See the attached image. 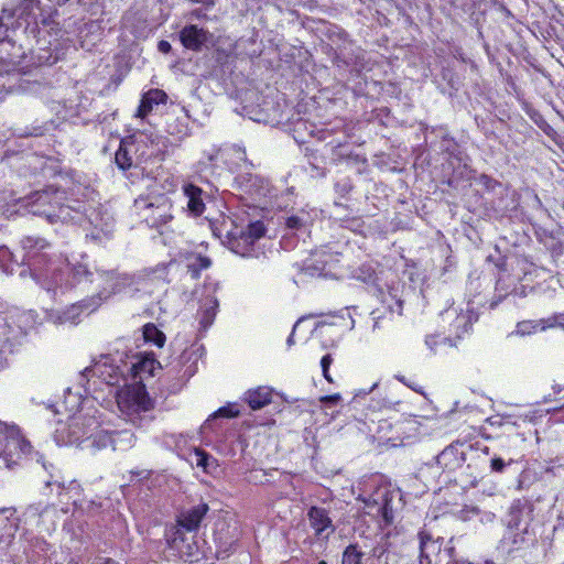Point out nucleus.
<instances>
[{"mask_svg":"<svg viewBox=\"0 0 564 564\" xmlns=\"http://www.w3.org/2000/svg\"><path fill=\"white\" fill-rule=\"evenodd\" d=\"M416 432L417 422L413 419L398 420L394 423L384 420L378 427L379 440L392 447L404 445Z\"/></svg>","mask_w":564,"mask_h":564,"instance_id":"ddd939ff","label":"nucleus"},{"mask_svg":"<svg viewBox=\"0 0 564 564\" xmlns=\"http://www.w3.org/2000/svg\"><path fill=\"white\" fill-rule=\"evenodd\" d=\"M143 338L147 343L161 348L164 346L166 337L154 324L148 323L143 326Z\"/></svg>","mask_w":564,"mask_h":564,"instance_id":"f704fd0d","label":"nucleus"},{"mask_svg":"<svg viewBox=\"0 0 564 564\" xmlns=\"http://www.w3.org/2000/svg\"><path fill=\"white\" fill-rule=\"evenodd\" d=\"M91 282H96L101 290L98 293L100 300H107L112 294L123 292L126 290L135 291L138 279L135 275L118 273L117 271L98 270L97 275Z\"/></svg>","mask_w":564,"mask_h":564,"instance_id":"f8f14e48","label":"nucleus"},{"mask_svg":"<svg viewBox=\"0 0 564 564\" xmlns=\"http://www.w3.org/2000/svg\"><path fill=\"white\" fill-rule=\"evenodd\" d=\"M172 202L165 194L140 195L134 200V208L140 219L152 228H160L173 218Z\"/></svg>","mask_w":564,"mask_h":564,"instance_id":"20e7f679","label":"nucleus"},{"mask_svg":"<svg viewBox=\"0 0 564 564\" xmlns=\"http://www.w3.org/2000/svg\"><path fill=\"white\" fill-rule=\"evenodd\" d=\"M465 459L463 444H451L437 455L436 463L443 470L453 473L463 467Z\"/></svg>","mask_w":564,"mask_h":564,"instance_id":"6ab92c4d","label":"nucleus"},{"mask_svg":"<svg viewBox=\"0 0 564 564\" xmlns=\"http://www.w3.org/2000/svg\"><path fill=\"white\" fill-rule=\"evenodd\" d=\"M180 41L182 45L189 51L200 52L214 42V35L207 29L199 28L196 24L185 25L180 31Z\"/></svg>","mask_w":564,"mask_h":564,"instance_id":"dca6fc26","label":"nucleus"},{"mask_svg":"<svg viewBox=\"0 0 564 564\" xmlns=\"http://www.w3.org/2000/svg\"><path fill=\"white\" fill-rule=\"evenodd\" d=\"M542 323L544 324L545 329L552 327H561L564 329V314L550 316L546 319H542Z\"/></svg>","mask_w":564,"mask_h":564,"instance_id":"37998d69","label":"nucleus"},{"mask_svg":"<svg viewBox=\"0 0 564 564\" xmlns=\"http://www.w3.org/2000/svg\"><path fill=\"white\" fill-rule=\"evenodd\" d=\"M47 242L41 238L25 237L22 247L25 250L24 261L31 269L33 279L47 291L53 288H72L83 281L96 278L85 264H70L67 259L52 260L43 250Z\"/></svg>","mask_w":564,"mask_h":564,"instance_id":"f257e3e1","label":"nucleus"},{"mask_svg":"<svg viewBox=\"0 0 564 564\" xmlns=\"http://www.w3.org/2000/svg\"><path fill=\"white\" fill-rule=\"evenodd\" d=\"M318 564H327L325 561H319Z\"/></svg>","mask_w":564,"mask_h":564,"instance_id":"0e129e2a","label":"nucleus"},{"mask_svg":"<svg viewBox=\"0 0 564 564\" xmlns=\"http://www.w3.org/2000/svg\"><path fill=\"white\" fill-rule=\"evenodd\" d=\"M442 321L448 326V337L454 336L459 339L469 334L474 322L477 321V314L470 304L466 308L449 306L441 314Z\"/></svg>","mask_w":564,"mask_h":564,"instance_id":"4468645a","label":"nucleus"},{"mask_svg":"<svg viewBox=\"0 0 564 564\" xmlns=\"http://www.w3.org/2000/svg\"><path fill=\"white\" fill-rule=\"evenodd\" d=\"M564 468V458L556 457L546 463L545 473L554 476L558 475L560 469Z\"/></svg>","mask_w":564,"mask_h":564,"instance_id":"79ce46f5","label":"nucleus"},{"mask_svg":"<svg viewBox=\"0 0 564 564\" xmlns=\"http://www.w3.org/2000/svg\"><path fill=\"white\" fill-rule=\"evenodd\" d=\"M43 15V8L40 0H20L19 4L13 9L4 8L2 15L0 17V42H3L8 37V25L4 24L3 20H11L15 18V26L21 28L23 23L24 32L35 34L43 32L39 29V17Z\"/></svg>","mask_w":564,"mask_h":564,"instance_id":"423d86ee","label":"nucleus"},{"mask_svg":"<svg viewBox=\"0 0 564 564\" xmlns=\"http://www.w3.org/2000/svg\"><path fill=\"white\" fill-rule=\"evenodd\" d=\"M134 434L130 430L111 432V446L115 451H127L134 445Z\"/></svg>","mask_w":564,"mask_h":564,"instance_id":"2f4dec72","label":"nucleus"},{"mask_svg":"<svg viewBox=\"0 0 564 564\" xmlns=\"http://www.w3.org/2000/svg\"><path fill=\"white\" fill-rule=\"evenodd\" d=\"M123 378V369L117 360L109 356H101L79 373V384L86 394L94 393L99 384L113 387Z\"/></svg>","mask_w":564,"mask_h":564,"instance_id":"7ed1b4c3","label":"nucleus"},{"mask_svg":"<svg viewBox=\"0 0 564 564\" xmlns=\"http://www.w3.org/2000/svg\"><path fill=\"white\" fill-rule=\"evenodd\" d=\"M419 539H420V557H421V563H423V560H429L430 554L434 553L438 547L436 546L435 541L433 540L432 535L426 531H420Z\"/></svg>","mask_w":564,"mask_h":564,"instance_id":"c9c22d12","label":"nucleus"},{"mask_svg":"<svg viewBox=\"0 0 564 564\" xmlns=\"http://www.w3.org/2000/svg\"><path fill=\"white\" fill-rule=\"evenodd\" d=\"M366 512L381 518L386 525L393 521L392 499L387 489H378L371 497L362 499Z\"/></svg>","mask_w":564,"mask_h":564,"instance_id":"2eb2a0df","label":"nucleus"},{"mask_svg":"<svg viewBox=\"0 0 564 564\" xmlns=\"http://www.w3.org/2000/svg\"><path fill=\"white\" fill-rule=\"evenodd\" d=\"M48 506L42 507L41 503L37 505H31L28 508V513L31 516H39L41 517L43 512L47 510Z\"/></svg>","mask_w":564,"mask_h":564,"instance_id":"603ef678","label":"nucleus"},{"mask_svg":"<svg viewBox=\"0 0 564 564\" xmlns=\"http://www.w3.org/2000/svg\"><path fill=\"white\" fill-rule=\"evenodd\" d=\"M178 534H180V529H176L175 532H174V538H173V541H172V546L175 545Z\"/></svg>","mask_w":564,"mask_h":564,"instance_id":"bf43d9fd","label":"nucleus"},{"mask_svg":"<svg viewBox=\"0 0 564 564\" xmlns=\"http://www.w3.org/2000/svg\"><path fill=\"white\" fill-rule=\"evenodd\" d=\"M12 252L10 249L6 246L0 247V265L3 268L4 271L11 272L13 268H10L9 264H7V261L12 260Z\"/></svg>","mask_w":564,"mask_h":564,"instance_id":"c03bdc74","label":"nucleus"},{"mask_svg":"<svg viewBox=\"0 0 564 564\" xmlns=\"http://www.w3.org/2000/svg\"><path fill=\"white\" fill-rule=\"evenodd\" d=\"M212 260L198 253H188L185 256V267L192 279H198L200 272L210 267Z\"/></svg>","mask_w":564,"mask_h":564,"instance_id":"7c9ffc66","label":"nucleus"},{"mask_svg":"<svg viewBox=\"0 0 564 564\" xmlns=\"http://www.w3.org/2000/svg\"><path fill=\"white\" fill-rule=\"evenodd\" d=\"M117 405L122 415L133 424L137 423L140 413L153 409V401L149 397L145 387L141 383L126 386L116 392Z\"/></svg>","mask_w":564,"mask_h":564,"instance_id":"0eeeda50","label":"nucleus"},{"mask_svg":"<svg viewBox=\"0 0 564 564\" xmlns=\"http://www.w3.org/2000/svg\"><path fill=\"white\" fill-rule=\"evenodd\" d=\"M265 228L262 221L250 223L246 228L236 226L226 235V245L228 248L241 256L252 257L253 247L260 238L264 236Z\"/></svg>","mask_w":564,"mask_h":564,"instance_id":"1a4fd4ad","label":"nucleus"},{"mask_svg":"<svg viewBox=\"0 0 564 564\" xmlns=\"http://www.w3.org/2000/svg\"><path fill=\"white\" fill-rule=\"evenodd\" d=\"M158 48H159V51H160L161 53H163V54H167V53H170V52H171L172 46H171V44H170L167 41L162 40V41H160V42H159V44H158Z\"/></svg>","mask_w":564,"mask_h":564,"instance_id":"5fc2aeb1","label":"nucleus"},{"mask_svg":"<svg viewBox=\"0 0 564 564\" xmlns=\"http://www.w3.org/2000/svg\"><path fill=\"white\" fill-rule=\"evenodd\" d=\"M45 486L46 487L56 486L58 489V494L65 488L62 477L54 476L53 474H50V478L47 480H45Z\"/></svg>","mask_w":564,"mask_h":564,"instance_id":"09e8293b","label":"nucleus"},{"mask_svg":"<svg viewBox=\"0 0 564 564\" xmlns=\"http://www.w3.org/2000/svg\"><path fill=\"white\" fill-rule=\"evenodd\" d=\"M449 344L452 345V338L449 337H443V338H440V336H436V335H429L426 336L425 338V344L426 346L430 348V350L432 352H436L437 351V346L438 345H442V344Z\"/></svg>","mask_w":564,"mask_h":564,"instance_id":"a19ab883","label":"nucleus"},{"mask_svg":"<svg viewBox=\"0 0 564 564\" xmlns=\"http://www.w3.org/2000/svg\"><path fill=\"white\" fill-rule=\"evenodd\" d=\"M195 456H196V465L198 467L207 469L212 457L206 452L200 451V449L195 451Z\"/></svg>","mask_w":564,"mask_h":564,"instance_id":"49530a36","label":"nucleus"},{"mask_svg":"<svg viewBox=\"0 0 564 564\" xmlns=\"http://www.w3.org/2000/svg\"><path fill=\"white\" fill-rule=\"evenodd\" d=\"M64 191L50 186L45 189L32 193L25 198V206L30 213L46 218L50 224L57 221L67 223L75 220L82 214V204H65Z\"/></svg>","mask_w":564,"mask_h":564,"instance_id":"f03ea898","label":"nucleus"},{"mask_svg":"<svg viewBox=\"0 0 564 564\" xmlns=\"http://www.w3.org/2000/svg\"><path fill=\"white\" fill-rule=\"evenodd\" d=\"M382 303L384 305V308L389 311V317L380 314L379 310H375L372 312V316H373L372 317V319H373L372 328H373V330L381 327V325H380L381 322H386V321L391 322L392 315L394 313H397L398 315H401V313H402L403 302L400 299H398L395 295H393L392 293H388L387 295H384Z\"/></svg>","mask_w":564,"mask_h":564,"instance_id":"5701e85b","label":"nucleus"},{"mask_svg":"<svg viewBox=\"0 0 564 564\" xmlns=\"http://www.w3.org/2000/svg\"><path fill=\"white\" fill-rule=\"evenodd\" d=\"M245 400L252 410H260L271 403L272 390L269 387H258L245 393Z\"/></svg>","mask_w":564,"mask_h":564,"instance_id":"bb28decb","label":"nucleus"},{"mask_svg":"<svg viewBox=\"0 0 564 564\" xmlns=\"http://www.w3.org/2000/svg\"><path fill=\"white\" fill-rule=\"evenodd\" d=\"M85 448L91 451H99L106 448L108 445H111V432L108 430L101 429L98 424L97 430L89 432V435L86 437Z\"/></svg>","mask_w":564,"mask_h":564,"instance_id":"c756f323","label":"nucleus"},{"mask_svg":"<svg viewBox=\"0 0 564 564\" xmlns=\"http://www.w3.org/2000/svg\"><path fill=\"white\" fill-rule=\"evenodd\" d=\"M167 99V95L161 89H151L147 94L143 95L141 99V104L138 108V116L144 118L149 115L153 105L165 104Z\"/></svg>","mask_w":564,"mask_h":564,"instance_id":"cd10ccee","label":"nucleus"},{"mask_svg":"<svg viewBox=\"0 0 564 564\" xmlns=\"http://www.w3.org/2000/svg\"><path fill=\"white\" fill-rule=\"evenodd\" d=\"M217 307H218V302L215 297L206 299V301L199 312V315H200L199 323L203 328H207L213 324Z\"/></svg>","mask_w":564,"mask_h":564,"instance_id":"72a5a7b5","label":"nucleus"},{"mask_svg":"<svg viewBox=\"0 0 564 564\" xmlns=\"http://www.w3.org/2000/svg\"><path fill=\"white\" fill-rule=\"evenodd\" d=\"M530 485V478H529V474L528 471H522L520 475H519V479H518V489H524V488H528Z\"/></svg>","mask_w":564,"mask_h":564,"instance_id":"864d4df0","label":"nucleus"},{"mask_svg":"<svg viewBox=\"0 0 564 564\" xmlns=\"http://www.w3.org/2000/svg\"><path fill=\"white\" fill-rule=\"evenodd\" d=\"M208 511L209 507L206 502H200L196 506L184 509L177 516V525L189 532L196 531Z\"/></svg>","mask_w":564,"mask_h":564,"instance_id":"aec40b11","label":"nucleus"},{"mask_svg":"<svg viewBox=\"0 0 564 564\" xmlns=\"http://www.w3.org/2000/svg\"><path fill=\"white\" fill-rule=\"evenodd\" d=\"M231 547H232V543H230L228 545V547H226L224 550H218L217 551L218 557H223L224 558V557L228 556L229 555V551H230Z\"/></svg>","mask_w":564,"mask_h":564,"instance_id":"4d7b16f0","label":"nucleus"},{"mask_svg":"<svg viewBox=\"0 0 564 564\" xmlns=\"http://www.w3.org/2000/svg\"><path fill=\"white\" fill-rule=\"evenodd\" d=\"M239 415V410L232 405V404H228L226 406H221L220 409H218L209 419H207L204 423V427L207 429L210 426V423L214 419H217V417H236Z\"/></svg>","mask_w":564,"mask_h":564,"instance_id":"58836bf2","label":"nucleus"},{"mask_svg":"<svg viewBox=\"0 0 564 564\" xmlns=\"http://www.w3.org/2000/svg\"><path fill=\"white\" fill-rule=\"evenodd\" d=\"M7 511H9V510H8V509H3V510H1V511H0V514H1L2 512H7ZM0 520H1L2 522H6V521L8 520V517H6V518H3V519H0Z\"/></svg>","mask_w":564,"mask_h":564,"instance_id":"052dcab7","label":"nucleus"},{"mask_svg":"<svg viewBox=\"0 0 564 564\" xmlns=\"http://www.w3.org/2000/svg\"><path fill=\"white\" fill-rule=\"evenodd\" d=\"M115 162L117 166L123 171L132 166V158L122 144L116 152Z\"/></svg>","mask_w":564,"mask_h":564,"instance_id":"ea45409f","label":"nucleus"},{"mask_svg":"<svg viewBox=\"0 0 564 564\" xmlns=\"http://www.w3.org/2000/svg\"><path fill=\"white\" fill-rule=\"evenodd\" d=\"M286 226L290 229H301L304 226V221L300 216H291L286 219Z\"/></svg>","mask_w":564,"mask_h":564,"instance_id":"8fccbe9b","label":"nucleus"},{"mask_svg":"<svg viewBox=\"0 0 564 564\" xmlns=\"http://www.w3.org/2000/svg\"><path fill=\"white\" fill-rule=\"evenodd\" d=\"M21 334L20 327H14L8 317L0 313V350L1 352L12 351L14 341Z\"/></svg>","mask_w":564,"mask_h":564,"instance_id":"393cba45","label":"nucleus"},{"mask_svg":"<svg viewBox=\"0 0 564 564\" xmlns=\"http://www.w3.org/2000/svg\"><path fill=\"white\" fill-rule=\"evenodd\" d=\"M395 379L412 389L413 391L423 394L422 387L415 383L414 381H408L404 376L397 375Z\"/></svg>","mask_w":564,"mask_h":564,"instance_id":"3c124183","label":"nucleus"},{"mask_svg":"<svg viewBox=\"0 0 564 564\" xmlns=\"http://www.w3.org/2000/svg\"><path fill=\"white\" fill-rule=\"evenodd\" d=\"M339 400H340V395L337 393L327 395L323 399L324 402H329V403H337Z\"/></svg>","mask_w":564,"mask_h":564,"instance_id":"6e6d98bb","label":"nucleus"},{"mask_svg":"<svg viewBox=\"0 0 564 564\" xmlns=\"http://www.w3.org/2000/svg\"><path fill=\"white\" fill-rule=\"evenodd\" d=\"M184 195L187 197V208L194 216H199L205 210V204L202 198L203 191L193 185L186 184L183 187Z\"/></svg>","mask_w":564,"mask_h":564,"instance_id":"c85d7f7f","label":"nucleus"},{"mask_svg":"<svg viewBox=\"0 0 564 564\" xmlns=\"http://www.w3.org/2000/svg\"><path fill=\"white\" fill-rule=\"evenodd\" d=\"M144 181L148 195L155 193L169 196V194L174 193L177 186L175 177L163 170L159 171L154 177L147 176Z\"/></svg>","mask_w":564,"mask_h":564,"instance_id":"412c9836","label":"nucleus"},{"mask_svg":"<svg viewBox=\"0 0 564 564\" xmlns=\"http://www.w3.org/2000/svg\"><path fill=\"white\" fill-rule=\"evenodd\" d=\"M512 459L506 463L501 457H492L490 460V468L495 473H502L507 465H510Z\"/></svg>","mask_w":564,"mask_h":564,"instance_id":"de8ad7c7","label":"nucleus"},{"mask_svg":"<svg viewBox=\"0 0 564 564\" xmlns=\"http://www.w3.org/2000/svg\"><path fill=\"white\" fill-rule=\"evenodd\" d=\"M341 253L321 251L315 253L313 269L318 275L338 279L343 275Z\"/></svg>","mask_w":564,"mask_h":564,"instance_id":"a211bd4d","label":"nucleus"},{"mask_svg":"<svg viewBox=\"0 0 564 564\" xmlns=\"http://www.w3.org/2000/svg\"><path fill=\"white\" fill-rule=\"evenodd\" d=\"M333 362V357L330 354H326L321 360V367L323 370V376L328 382H333L332 377L329 376V367Z\"/></svg>","mask_w":564,"mask_h":564,"instance_id":"a18cd8bd","label":"nucleus"},{"mask_svg":"<svg viewBox=\"0 0 564 564\" xmlns=\"http://www.w3.org/2000/svg\"><path fill=\"white\" fill-rule=\"evenodd\" d=\"M522 511L512 509L509 517L508 529L501 540V546L507 552H513L530 545L534 535L529 530V523H522Z\"/></svg>","mask_w":564,"mask_h":564,"instance_id":"9b49d317","label":"nucleus"},{"mask_svg":"<svg viewBox=\"0 0 564 564\" xmlns=\"http://www.w3.org/2000/svg\"><path fill=\"white\" fill-rule=\"evenodd\" d=\"M43 8V15L39 17V29L43 30V32L39 33L37 31L35 34H32L33 37L36 39V44L39 45V54L36 55V63L39 65L44 64H55L59 56L56 53L53 55V51H56V47L52 48V41H46V35H51L53 31H57V23L53 20V13L56 11L53 10L51 7L47 9L45 7Z\"/></svg>","mask_w":564,"mask_h":564,"instance_id":"9d476101","label":"nucleus"},{"mask_svg":"<svg viewBox=\"0 0 564 564\" xmlns=\"http://www.w3.org/2000/svg\"><path fill=\"white\" fill-rule=\"evenodd\" d=\"M98 420L91 415L75 414L67 424L55 430L54 440L58 445H77L85 448L89 432L97 430Z\"/></svg>","mask_w":564,"mask_h":564,"instance_id":"6e6552de","label":"nucleus"},{"mask_svg":"<svg viewBox=\"0 0 564 564\" xmlns=\"http://www.w3.org/2000/svg\"><path fill=\"white\" fill-rule=\"evenodd\" d=\"M192 352L184 351L169 370V372L175 375L181 386L189 380L197 371L196 361L192 360Z\"/></svg>","mask_w":564,"mask_h":564,"instance_id":"4be33fe9","label":"nucleus"},{"mask_svg":"<svg viewBox=\"0 0 564 564\" xmlns=\"http://www.w3.org/2000/svg\"><path fill=\"white\" fill-rule=\"evenodd\" d=\"M0 87L9 91H33L35 90L36 84L24 80L20 70L11 62L0 59Z\"/></svg>","mask_w":564,"mask_h":564,"instance_id":"f3484780","label":"nucleus"},{"mask_svg":"<svg viewBox=\"0 0 564 564\" xmlns=\"http://www.w3.org/2000/svg\"><path fill=\"white\" fill-rule=\"evenodd\" d=\"M32 455V446L18 425L0 421V458L8 467Z\"/></svg>","mask_w":564,"mask_h":564,"instance_id":"39448f33","label":"nucleus"},{"mask_svg":"<svg viewBox=\"0 0 564 564\" xmlns=\"http://www.w3.org/2000/svg\"><path fill=\"white\" fill-rule=\"evenodd\" d=\"M35 456H37V459H36V460H37L39 463H41L43 457H42L41 455H39L37 453H35Z\"/></svg>","mask_w":564,"mask_h":564,"instance_id":"680f3d73","label":"nucleus"},{"mask_svg":"<svg viewBox=\"0 0 564 564\" xmlns=\"http://www.w3.org/2000/svg\"><path fill=\"white\" fill-rule=\"evenodd\" d=\"M286 344L288 346H292L294 344V330L292 332V334L289 336L288 340H286Z\"/></svg>","mask_w":564,"mask_h":564,"instance_id":"13d9d810","label":"nucleus"},{"mask_svg":"<svg viewBox=\"0 0 564 564\" xmlns=\"http://www.w3.org/2000/svg\"><path fill=\"white\" fill-rule=\"evenodd\" d=\"M156 365L158 361L153 357H143L133 364L131 369L134 372V377H139L142 380L144 376L152 377L154 375Z\"/></svg>","mask_w":564,"mask_h":564,"instance_id":"473e14b6","label":"nucleus"},{"mask_svg":"<svg viewBox=\"0 0 564 564\" xmlns=\"http://www.w3.org/2000/svg\"><path fill=\"white\" fill-rule=\"evenodd\" d=\"M365 553L357 544H349L343 553L341 564H362Z\"/></svg>","mask_w":564,"mask_h":564,"instance_id":"e433bc0d","label":"nucleus"},{"mask_svg":"<svg viewBox=\"0 0 564 564\" xmlns=\"http://www.w3.org/2000/svg\"><path fill=\"white\" fill-rule=\"evenodd\" d=\"M239 182L246 194L254 198L264 197L269 194V182L258 175L248 174L240 176Z\"/></svg>","mask_w":564,"mask_h":564,"instance_id":"b1692460","label":"nucleus"},{"mask_svg":"<svg viewBox=\"0 0 564 564\" xmlns=\"http://www.w3.org/2000/svg\"><path fill=\"white\" fill-rule=\"evenodd\" d=\"M239 152H241V154H246V151L245 150H241L240 148L238 149Z\"/></svg>","mask_w":564,"mask_h":564,"instance_id":"e2e57ef3","label":"nucleus"},{"mask_svg":"<svg viewBox=\"0 0 564 564\" xmlns=\"http://www.w3.org/2000/svg\"><path fill=\"white\" fill-rule=\"evenodd\" d=\"M538 330H545V326L540 321H523L518 323L516 333L521 336L531 335Z\"/></svg>","mask_w":564,"mask_h":564,"instance_id":"4c0bfd02","label":"nucleus"},{"mask_svg":"<svg viewBox=\"0 0 564 564\" xmlns=\"http://www.w3.org/2000/svg\"><path fill=\"white\" fill-rule=\"evenodd\" d=\"M307 517L317 536H322L327 529L334 531L332 520L324 508L312 507L307 512Z\"/></svg>","mask_w":564,"mask_h":564,"instance_id":"a878e982","label":"nucleus"}]
</instances>
